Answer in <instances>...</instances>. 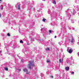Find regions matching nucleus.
I'll use <instances>...</instances> for the list:
<instances>
[{
    "label": "nucleus",
    "instance_id": "obj_9",
    "mask_svg": "<svg viewBox=\"0 0 79 79\" xmlns=\"http://www.w3.org/2000/svg\"><path fill=\"white\" fill-rule=\"evenodd\" d=\"M46 51H49L50 50V48H46Z\"/></svg>",
    "mask_w": 79,
    "mask_h": 79
},
{
    "label": "nucleus",
    "instance_id": "obj_12",
    "mask_svg": "<svg viewBox=\"0 0 79 79\" xmlns=\"http://www.w3.org/2000/svg\"><path fill=\"white\" fill-rule=\"evenodd\" d=\"M50 60L48 59L47 60V63H50Z\"/></svg>",
    "mask_w": 79,
    "mask_h": 79
},
{
    "label": "nucleus",
    "instance_id": "obj_3",
    "mask_svg": "<svg viewBox=\"0 0 79 79\" xmlns=\"http://www.w3.org/2000/svg\"><path fill=\"white\" fill-rule=\"evenodd\" d=\"M63 59H60L59 60V62L60 63H62V62H63Z\"/></svg>",
    "mask_w": 79,
    "mask_h": 79
},
{
    "label": "nucleus",
    "instance_id": "obj_16",
    "mask_svg": "<svg viewBox=\"0 0 79 79\" xmlns=\"http://www.w3.org/2000/svg\"><path fill=\"white\" fill-rule=\"evenodd\" d=\"M7 35L8 36H10V34L9 33H8L7 34Z\"/></svg>",
    "mask_w": 79,
    "mask_h": 79
},
{
    "label": "nucleus",
    "instance_id": "obj_1",
    "mask_svg": "<svg viewBox=\"0 0 79 79\" xmlns=\"http://www.w3.org/2000/svg\"><path fill=\"white\" fill-rule=\"evenodd\" d=\"M34 66V64H33V61H30V64L27 65L28 68L29 69H31V67Z\"/></svg>",
    "mask_w": 79,
    "mask_h": 79
},
{
    "label": "nucleus",
    "instance_id": "obj_29",
    "mask_svg": "<svg viewBox=\"0 0 79 79\" xmlns=\"http://www.w3.org/2000/svg\"><path fill=\"white\" fill-rule=\"evenodd\" d=\"M72 23H74V22H72Z\"/></svg>",
    "mask_w": 79,
    "mask_h": 79
},
{
    "label": "nucleus",
    "instance_id": "obj_4",
    "mask_svg": "<svg viewBox=\"0 0 79 79\" xmlns=\"http://www.w3.org/2000/svg\"><path fill=\"white\" fill-rule=\"evenodd\" d=\"M69 67H67L65 68V69L66 71H69Z\"/></svg>",
    "mask_w": 79,
    "mask_h": 79
},
{
    "label": "nucleus",
    "instance_id": "obj_21",
    "mask_svg": "<svg viewBox=\"0 0 79 79\" xmlns=\"http://www.w3.org/2000/svg\"><path fill=\"white\" fill-rule=\"evenodd\" d=\"M43 29H43V28L41 29V31H42V30H43Z\"/></svg>",
    "mask_w": 79,
    "mask_h": 79
},
{
    "label": "nucleus",
    "instance_id": "obj_7",
    "mask_svg": "<svg viewBox=\"0 0 79 79\" xmlns=\"http://www.w3.org/2000/svg\"><path fill=\"white\" fill-rule=\"evenodd\" d=\"M16 71H18L19 72V71H21V69H16Z\"/></svg>",
    "mask_w": 79,
    "mask_h": 79
},
{
    "label": "nucleus",
    "instance_id": "obj_15",
    "mask_svg": "<svg viewBox=\"0 0 79 79\" xmlns=\"http://www.w3.org/2000/svg\"><path fill=\"white\" fill-rule=\"evenodd\" d=\"M20 43H23V41L22 40H21L20 41Z\"/></svg>",
    "mask_w": 79,
    "mask_h": 79
},
{
    "label": "nucleus",
    "instance_id": "obj_11",
    "mask_svg": "<svg viewBox=\"0 0 79 79\" xmlns=\"http://www.w3.org/2000/svg\"><path fill=\"white\" fill-rule=\"evenodd\" d=\"M4 69L6 71H8V68H6V67H5L4 68Z\"/></svg>",
    "mask_w": 79,
    "mask_h": 79
},
{
    "label": "nucleus",
    "instance_id": "obj_23",
    "mask_svg": "<svg viewBox=\"0 0 79 79\" xmlns=\"http://www.w3.org/2000/svg\"><path fill=\"white\" fill-rule=\"evenodd\" d=\"M3 7H2V8H1V10H3Z\"/></svg>",
    "mask_w": 79,
    "mask_h": 79
},
{
    "label": "nucleus",
    "instance_id": "obj_28",
    "mask_svg": "<svg viewBox=\"0 0 79 79\" xmlns=\"http://www.w3.org/2000/svg\"><path fill=\"white\" fill-rule=\"evenodd\" d=\"M78 55L79 56V53L78 54Z\"/></svg>",
    "mask_w": 79,
    "mask_h": 79
},
{
    "label": "nucleus",
    "instance_id": "obj_26",
    "mask_svg": "<svg viewBox=\"0 0 79 79\" xmlns=\"http://www.w3.org/2000/svg\"><path fill=\"white\" fill-rule=\"evenodd\" d=\"M1 52H2L1 51H0V53H1Z\"/></svg>",
    "mask_w": 79,
    "mask_h": 79
},
{
    "label": "nucleus",
    "instance_id": "obj_30",
    "mask_svg": "<svg viewBox=\"0 0 79 79\" xmlns=\"http://www.w3.org/2000/svg\"><path fill=\"white\" fill-rule=\"evenodd\" d=\"M72 23H73V22H72Z\"/></svg>",
    "mask_w": 79,
    "mask_h": 79
},
{
    "label": "nucleus",
    "instance_id": "obj_20",
    "mask_svg": "<svg viewBox=\"0 0 79 79\" xmlns=\"http://www.w3.org/2000/svg\"><path fill=\"white\" fill-rule=\"evenodd\" d=\"M2 2V0H0V3H1Z\"/></svg>",
    "mask_w": 79,
    "mask_h": 79
},
{
    "label": "nucleus",
    "instance_id": "obj_8",
    "mask_svg": "<svg viewBox=\"0 0 79 79\" xmlns=\"http://www.w3.org/2000/svg\"><path fill=\"white\" fill-rule=\"evenodd\" d=\"M74 42V39H72L71 42L72 43H73V42Z\"/></svg>",
    "mask_w": 79,
    "mask_h": 79
},
{
    "label": "nucleus",
    "instance_id": "obj_24",
    "mask_svg": "<svg viewBox=\"0 0 79 79\" xmlns=\"http://www.w3.org/2000/svg\"><path fill=\"white\" fill-rule=\"evenodd\" d=\"M56 36H55V38H56Z\"/></svg>",
    "mask_w": 79,
    "mask_h": 79
},
{
    "label": "nucleus",
    "instance_id": "obj_25",
    "mask_svg": "<svg viewBox=\"0 0 79 79\" xmlns=\"http://www.w3.org/2000/svg\"><path fill=\"white\" fill-rule=\"evenodd\" d=\"M0 17H1V14H0Z\"/></svg>",
    "mask_w": 79,
    "mask_h": 79
},
{
    "label": "nucleus",
    "instance_id": "obj_13",
    "mask_svg": "<svg viewBox=\"0 0 79 79\" xmlns=\"http://www.w3.org/2000/svg\"><path fill=\"white\" fill-rule=\"evenodd\" d=\"M45 20H46V19H43V21L44 22H45Z\"/></svg>",
    "mask_w": 79,
    "mask_h": 79
},
{
    "label": "nucleus",
    "instance_id": "obj_18",
    "mask_svg": "<svg viewBox=\"0 0 79 79\" xmlns=\"http://www.w3.org/2000/svg\"><path fill=\"white\" fill-rule=\"evenodd\" d=\"M49 32L50 33H52V30H50L49 31Z\"/></svg>",
    "mask_w": 79,
    "mask_h": 79
},
{
    "label": "nucleus",
    "instance_id": "obj_17",
    "mask_svg": "<svg viewBox=\"0 0 79 79\" xmlns=\"http://www.w3.org/2000/svg\"><path fill=\"white\" fill-rule=\"evenodd\" d=\"M29 73H30V72H27V74H29Z\"/></svg>",
    "mask_w": 79,
    "mask_h": 79
},
{
    "label": "nucleus",
    "instance_id": "obj_6",
    "mask_svg": "<svg viewBox=\"0 0 79 79\" xmlns=\"http://www.w3.org/2000/svg\"><path fill=\"white\" fill-rule=\"evenodd\" d=\"M18 10H20V5L19 4V5H18V6L17 7Z\"/></svg>",
    "mask_w": 79,
    "mask_h": 79
},
{
    "label": "nucleus",
    "instance_id": "obj_14",
    "mask_svg": "<svg viewBox=\"0 0 79 79\" xmlns=\"http://www.w3.org/2000/svg\"><path fill=\"white\" fill-rule=\"evenodd\" d=\"M9 6H10V9H11V8H12L13 6H12V5H9Z\"/></svg>",
    "mask_w": 79,
    "mask_h": 79
},
{
    "label": "nucleus",
    "instance_id": "obj_5",
    "mask_svg": "<svg viewBox=\"0 0 79 79\" xmlns=\"http://www.w3.org/2000/svg\"><path fill=\"white\" fill-rule=\"evenodd\" d=\"M24 72H27V70L26 69H25L23 70Z\"/></svg>",
    "mask_w": 79,
    "mask_h": 79
},
{
    "label": "nucleus",
    "instance_id": "obj_2",
    "mask_svg": "<svg viewBox=\"0 0 79 79\" xmlns=\"http://www.w3.org/2000/svg\"><path fill=\"white\" fill-rule=\"evenodd\" d=\"M68 49L67 50V51H69V53H72V52H73V49L71 48L68 47Z\"/></svg>",
    "mask_w": 79,
    "mask_h": 79
},
{
    "label": "nucleus",
    "instance_id": "obj_22",
    "mask_svg": "<svg viewBox=\"0 0 79 79\" xmlns=\"http://www.w3.org/2000/svg\"><path fill=\"white\" fill-rule=\"evenodd\" d=\"M74 72H73L72 73V74H74Z\"/></svg>",
    "mask_w": 79,
    "mask_h": 79
},
{
    "label": "nucleus",
    "instance_id": "obj_27",
    "mask_svg": "<svg viewBox=\"0 0 79 79\" xmlns=\"http://www.w3.org/2000/svg\"><path fill=\"white\" fill-rule=\"evenodd\" d=\"M43 1H45V0H42Z\"/></svg>",
    "mask_w": 79,
    "mask_h": 79
},
{
    "label": "nucleus",
    "instance_id": "obj_10",
    "mask_svg": "<svg viewBox=\"0 0 79 79\" xmlns=\"http://www.w3.org/2000/svg\"><path fill=\"white\" fill-rule=\"evenodd\" d=\"M52 3L53 4H56V1H55V0L53 1V2H52Z\"/></svg>",
    "mask_w": 79,
    "mask_h": 79
},
{
    "label": "nucleus",
    "instance_id": "obj_19",
    "mask_svg": "<svg viewBox=\"0 0 79 79\" xmlns=\"http://www.w3.org/2000/svg\"><path fill=\"white\" fill-rule=\"evenodd\" d=\"M51 77L52 78H53V76H51Z\"/></svg>",
    "mask_w": 79,
    "mask_h": 79
}]
</instances>
